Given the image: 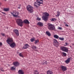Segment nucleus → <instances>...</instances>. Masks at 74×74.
Listing matches in <instances>:
<instances>
[{
    "mask_svg": "<svg viewBox=\"0 0 74 74\" xmlns=\"http://www.w3.org/2000/svg\"><path fill=\"white\" fill-rule=\"evenodd\" d=\"M37 1L34 3V6L36 7H38V5L40 6V4L43 3V0H37Z\"/></svg>",
    "mask_w": 74,
    "mask_h": 74,
    "instance_id": "f257e3e1",
    "label": "nucleus"
},
{
    "mask_svg": "<svg viewBox=\"0 0 74 74\" xmlns=\"http://www.w3.org/2000/svg\"><path fill=\"white\" fill-rule=\"evenodd\" d=\"M48 28L50 30H54L55 29V27L53 25L49 23L48 24Z\"/></svg>",
    "mask_w": 74,
    "mask_h": 74,
    "instance_id": "f03ea898",
    "label": "nucleus"
},
{
    "mask_svg": "<svg viewBox=\"0 0 74 74\" xmlns=\"http://www.w3.org/2000/svg\"><path fill=\"white\" fill-rule=\"evenodd\" d=\"M27 11L30 13H32L33 12V7L30 5H28L27 7Z\"/></svg>",
    "mask_w": 74,
    "mask_h": 74,
    "instance_id": "7ed1b4c3",
    "label": "nucleus"
},
{
    "mask_svg": "<svg viewBox=\"0 0 74 74\" xmlns=\"http://www.w3.org/2000/svg\"><path fill=\"white\" fill-rule=\"evenodd\" d=\"M16 21L19 26H23V21L20 19H17Z\"/></svg>",
    "mask_w": 74,
    "mask_h": 74,
    "instance_id": "20e7f679",
    "label": "nucleus"
},
{
    "mask_svg": "<svg viewBox=\"0 0 74 74\" xmlns=\"http://www.w3.org/2000/svg\"><path fill=\"white\" fill-rule=\"evenodd\" d=\"M11 14L13 16L17 17L19 14V12H16V11H14L13 12V13L11 12Z\"/></svg>",
    "mask_w": 74,
    "mask_h": 74,
    "instance_id": "39448f33",
    "label": "nucleus"
},
{
    "mask_svg": "<svg viewBox=\"0 0 74 74\" xmlns=\"http://www.w3.org/2000/svg\"><path fill=\"white\" fill-rule=\"evenodd\" d=\"M6 42L8 44H10V43L13 42V39L12 38H8L6 40Z\"/></svg>",
    "mask_w": 74,
    "mask_h": 74,
    "instance_id": "423d86ee",
    "label": "nucleus"
},
{
    "mask_svg": "<svg viewBox=\"0 0 74 74\" xmlns=\"http://www.w3.org/2000/svg\"><path fill=\"white\" fill-rule=\"evenodd\" d=\"M53 44L54 46L55 47H57L58 46V45L59 44V42L57 41V40L55 39H54L53 40Z\"/></svg>",
    "mask_w": 74,
    "mask_h": 74,
    "instance_id": "0eeeda50",
    "label": "nucleus"
},
{
    "mask_svg": "<svg viewBox=\"0 0 74 74\" xmlns=\"http://www.w3.org/2000/svg\"><path fill=\"white\" fill-rule=\"evenodd\" d=\"M61 68L62 71H64L67 70V67L65 66L61 65Z\"/></svg>",
    "mask_w": 74,
    "mask_h": 74,
    "instance_id": "6e6552de",
    "label": "nucleus"
},
{
    "mask_svg": "<svg viewBox=\"0 0 74 74\" xmlns=\"http://www.w3.org/2000/svg\"><path fill=\"white\" fill-rule=\"evenodd\" d=\"M9 45L12 48H15L16 47V44L13 42L11 43V44L10 43Z\"/></svg>",
    "mask_w": 74,
    "mask_h": 74,
    "instance_id": "1a4fd4ad",
    "label": "nucleus"
},
{
    "mask_svg": "<svg viewBox=\"0 0 74 74\" xmlns=\"http://www.w3.org/2000/svg\"><path fill=\"white\" fill-rule=\"evenodd\" d=\"M48 18V17L47 16H42V19L44 21H47Z\"/></svg>",
    "mask_w": 74,
    "mask_h": 74,
    "instance_id": "9d476101",
    "label": "nucleus"
},
{
    "mask_svg": "<svg viewBox=\"0 0 74 74\" xmlns=\"http://www.w3.org/2000/svg\"><path fill=\"white\" fill-rule=\"evenodd\" d=\"M14 32L16 34V36H19V31L18 29H14Z\"/></svg>",
    "mask_w": 74,
    "mask_h": 74,
    "instance_id": "9b49d317",
    "label": "nucleus"
},
{
    "mask_svg": "<svg viewBox=\"0 0 74 74\" xmlns=\"http://www.w3.org/2000/svg\"><path fill=\"white\" fill-rule=\"evenodd\" d=\"M13 64L16 67H17L19 65V64L17 62H14L13 63Z\"/></svg>",
    "mask_w": 74,
    "mask_h": 74,
    "instance_id": "f8f14e48",
    "label": "nucleus"
},
{
    "mask_svg": "<svg viewBox=\"0 0 74 74\" xmlns=\"http://www.w3.org/2000/svg\"><path fill=\"white\" fill-rule=\"evenodd\" d=\"M71 58H68L65 61V63L67 64H68L69 63L70 61V59Z\"/></svg>",
    "mask_w": 74,
    "mask_h": 74,
    "instance_id": "ddd939ff",
    "label": "nucleus"
},
{
    "mask_svg": "<svg viewBox=\"0 0 74 74\" xmlns=\"http://www.w3.org/2000/svg\"><path fill=\"white\" fill-rule=\"evenodd\" d=\"M30 46L27 44H26L24 45V49H27L28 48V47H29Z\"/></svg>",
    "mask_w": 74,
    "mask_h": 74,
    "instance_id": "4468645a",
    "label": "nucleus"
},
{
    "mask_svg": "<svg viewBox=\"0 0 74 74\" xmlns=\"http://www.w3.org/2000/svg\"><path fill=\"white\" fill-rule=\"evenodd\" d=\"M24 23H26V24H29L30 23L29 21L27 19L23 21Z\"/></svg>",
    "mask_w": 74,
    "mask_h": 74,
    "instance_id": "2eb2a0df",
    "label": "nucleus"
},
{
    "mask_svg": "<svg viewBox=\"0 0 74 74\" xmlns=\"http://www.w3.org/2000/svg\"><path fill=\"white\" fill-rule=\"evenodd\" d=\"M18 73L19 74H24V72L22 70H19L18 72Z\"/></svg>",
    "mask_w": 74,
    "mask_h": 74,
    "instance_id": "dca6fc26",
    "label": "nucleus"
},
{
    "mask_svg": "<svg viewBox=\"0 0 74 74\" xmlns=\"http://www.w3.org/2000/svg\"><path fill=\"white\" fill-rule=\"evenodd\" d=\"M66 48V47H64V46H62L60 47V49L62 51H64V50L65 49V48Z\"/></svg>",
    "mask_w": 74,
    "mask_h": 74,
    "instance_id": "f3484780",
    "label": "nucleus"
},
{
    "mask_svg": "<svg viewBox=\"0 0 74 74\" xmlns=\"http://www.w3.org/2000/svg\"><path fill=\"white\" fill-rule=\"evenodd\" d=\"M47 74H53L52 71L51 70H48L47 72Z\"/></svg>",
    "mask_w": 74,
    "mask_h": 74,
    "instance_id": "a211bd4d",
    "label": "nucleus"
},
{
    "mask_svg": "<svg viewBox=\"0 0 74 74\" xmlns=\"http://www.w3.org/2000/svg\"><path fill=\"white\" fill-rule=\"evenodd\" d=\"M37 25L40 26H43V24L41 22H38L37 23Z\"/></svg>",
    "mask_w": 74,
    "mask_h": 74,
    "instance_id": "6ab92c4d",
    "label": "nucleus"
},
{
    "mask_svg": "<svg viewBox=\"0 0 74 74\" xmlns=\"http://www.w3.org/2000/svg\"><path fill=\"white\" fill-rule=\"evenodd\" d=\"M69 51V48L65 47V50H64V52H68Z\"/></svg>",
    "mask_w": 74,
    "mask_h": 74,
    "instance_id": "aec40b11",
    "label": "nucleus"
},
{
    "mask_svg": "<svg viewBox=\"0 0 74 74\" xmlns=\"http://www.w3.org/2000/svg\"><path fill=\"white\" fill-rule=\"evenodd\" d=\"M10 69L11 70H15L16 67L15 66H12L11 67Z\"/></svg>",
    "mask_w": 74,
    "mask_h": 74,
    "instance_id": "412c9836",
    "label": "nucleus"
},
{
    "mask_svg": "<svg viewBox=\"0 0 74 74\" xmlns=\"http://www.w3.org/2000/svg\"><path fill=\"white\" fill-rule=\"evenodd\" d=\"M31 48L33 49H35L37 48V47L36 46L33 45L32 46Z\"/></svg>",
    "mask_w": 74,
    "mask_h": 74,
    "instance_id": "4be33fe9",
    "label": "nucleus"
},
{
    "mask_svg": "<svg viewBox=\"0 0 74 74\" xmlns=\"http://www.w3.org/2000/svg\"><path fill=\"white\" fill-rule=\"evenodd\" d=\"M44 14L45 16H49V14L47 12H45L43 13Z\"/></svg>",
    "mask_w": 74,
    "mask_h": 74,
    "instance_id": "5701e85b",
    "label": "nucleus"
},
{
    "mask_svg": "<svg viewBox=\"0 0 74 74\" xmlns=\"http://www.w3.org/2000/svg\"><path fill=\"white\" fill-rule=\"evenodd\" d=\"M54 37L55 38H57V39H58L59 38V36L57 35H55L54 36Z\"/></svg>",
    "mask_w": 74,
    "mask_h": 74,
    "instance_id": "b1692460",
    "label": "nucleus"
},
{
    "mask_svg": "<svg viewBox=\"0 0 74 74\" xmlns=\"http://www.w3.org/2000/svg\"><path fill=\"white\" fill-rule=\"evenodd\" d=\"M46 34L47 35H48L49 36H51V34H50V32H49V31L46 32Z\"/></svg>",
    "mask_w": 74,
    "mask_h": 74,
    "instance_id": "393cba45",
    "label": "nucleus"
},
{
    "mask_svg": "<svg viewBox=\"0 0 74 74\" xmlns=\"http://www.w3.org/2000/svg\"><path fill=\"white\" fill-rule=\"evenodd\" d=\"M50 20L51 21H56V19L55 18H52L50 19Z\"/></svg>",
    "mask_w": 74,
    "mask_h": 74,
    "instance_id": "a878e982",
    "label": "nucleus"
},
{
    "mask_svg": "<svg viewBox=\"0 0 74 74\" xmlns=\"http://www.w3.org/2000/svg\"><path fill=\"white\" fill-rule=\"evenodd\" d=\"M39 42V40L38 39H37L35 41V44H36L37 43H38Z\"/></svg>",
    "mask_w": 74,
    "mask_h": 74,
    "instance_id": "bb28decb",
    "label": "nucleus"
},
{
    "mask_svg": "<svg viewBox=\"0 0 74 74\" xmlns=\"http://www.w3.org/2000/svg\"><path fill=\"white\" fill-rule=\"evenodd\" d=\"M19 55L20 56L22 57V58H23V54H22V53H20V54H19Z\"/></svg>",
    "mask_w": 74,
    "mask_h": 74,
    "instance_id": "cd10ccee",
    "label": "nucleus"
},
{
    "mask_svg": "<svg viewBox=\"0 0 74 74\" xmlns=\"http://www.w3.org/2000/svg\"><path fill=\"white\" fill-rule=\"evenodd\" d=\"M60 12L58 11L57 12V16H59V15H60Z\"/></svg>",
    "mask_w": 74,
    "mask_h": 74,
    "instance_id": "c85d7f7f",
    "label": "nucleus"
},
{
    "mask_svg": "<svg viewBox=\"0 0 74 74\" xmlns=\"http://www.w3.org/2000/svg\"><path fill=\"white\" fill-rule=\"evenodd\" d=\"M59 40H62V41H63L64 40V38H59Z\"/></svg>",
    "mask_w": 74,
    "mask_h": 74,
    "instance_id": "c756f323",
    "label": "nucleus"
},
{
    "mask_svg": "<svg viewBox=\"0 0 74 74\" xmlns=\"http://www.w3.org/2000/svg\"><path fill=\"white\" fill-rule=\"evenodd\" d=\"M35 74H39V72H38L37 71H35Z\"/></svg>",
    "mask_w": 74,
    "mask_h": 74,
    "instance_id": "7c9ffc66",
    "label": "nucleus"
},
{
    "mask_svg": "<svg viewBox=\"0 0 74 74\" xmlns=\"http://www.w3.org/2000/svg\"><path fill=\"white\" fill-rule=\"evenodd\" d=\"M62 54L64 56H66V53H65L64 52H63L62 53Z\"/></svg>",
    "mask_w": 74,
    "mask_h": 74,
    "instance_id": "2f4dec72",
    "label": "nucleus"
},
{
    "mask_svg": "<svg viewBox=\"0 0 74 74\" xmlns=\"http://www.w3.org/2000/svg\"><path fill=\"white\" fill-rule=\"evenodd\" d=\"M4 11H8V9L5 8V9H4Z\"/></svg>",
    "mask_w": 74,
    "mask_h": 74,
    "instance_id": "473e14b6",
    "label": "nucleus"
},
{
    "mask_svg": "<svg viewBox=\"0 0 74 74\" xmlns=\"http://www.w3.org/2000/svg\"><path fill=\"white\" fill-rule=\"evenodd\" d=\"M44 63H45V64H48V62H47L46 61H44Z\"/></svg>",
    "mask_w": 74,
    "mask_h": 74,
    "instance_id": "72a5a7b5",
    "label": "nucleus"
},
{
    "mask_svg": "<svg viewBox=\"0 0 74 74\" xmlns=\"http://www.w3.org/2000/svg\"><path fill=\"white\" fill-rule=\"evenodd\" d=\"M1 34L3 36H5V34H3L2 33H1Z\"/></svg>",
    "mask_w": 74,
    "mask_h": 74,
    "instance_id": "f704fd0d",
    "label": "nucleus"
},
{
    "mask_svg": "<svg viewBox=\"0 0 74 74\" xmlns=\"http://www.w3.org/2000/svg\"><path fill=\"white\" fill-rule=\"evenodd\" d=\"M34 40V38H31V41L32 42H33Z\"/></svg>",
    "mask_w": 74,
    "mask_h": 74,
    "instance_id": "c9c22d12",
    "label": "nucleus"
},
{
    "mask_svg": "<svg viewBox=\"0 0 74 74\" xmlns=\"http://www.w3.org/2000/svg\"><path fill=\"white\" fill-rule=\"evenodd\" d=\"M37 20H38V21H40L41 20V18H37Z\"/></svg>",
    "mask_w": 74,
    "mask_h": 74,
    "instance_id": "e433bc0d",
    "label": "nucleus"
},
{
    "mask_svg": "<svg viewBox=\"0 0 74 74\" xmlns=\"http://www.w3.org/2000/svg\"><path fill=\"white\" fill-rule=\"evenodd\" d=\"M3 45V43L2 42H0V46H2Z\"/></svg>",
    "mask_w": 74,
    "mask_h": 74,
    "instance_id": "4c0bfd02",
    "label": "nucleus"
},
{
    "mask_svg": "<svg viewBox=\"0 0 74 74\" xmlns=\"http://www.w3.org/2000/svg\"><path fill=\"white\" fill-rule=\"evenodd\" d=\"M58 29L60 30H62V28L61 27H59Z\"/></svg>",
    "mask_w": 74,
    "mask_h": 74,
    "instance_id": "58836bf2",
    "label": "nucleus"
},
{
    "mask_svg": "<svg viewBox=\"0 0 74 74\" xmlns=\"http://www.w3.org/2000/svg\"><path fill=\"white\" fill-rule=\"evenodd\" d=\"M65 26H66V27H69V25H68L67 24H66Z\"/></svg>",
    "mask_w": 74,
    "mask_h": 74,
    "instance_id": "ea45409f",
    "label": "nucleus"
},
{
    "mask_svg": "<svg viewBox=\"0 0 74 74\" xmlns=\"http://www.w3.org/2000/svg\"><path fill=\"white\" fill-rule=\"evenodd\" d=\"M1 70L2 71H4V70H3V68H2V69H1Z\"/></svg>",
    "mask_w": 74,
    "mask_h": 74,
    "instance_id": "a19ab883",
    "label": "nucleus"
},
{
    "mask_svg": "<svg viewBox=\"0 0 74 74\" xmlns=\"http://www.w3.org/2000/svg\"><path fill=\"white\" fill-rule=\"evenodd\" d=\"M65 44H66V45H69V44L67 43V42H65Z\"/></svg>",
    "mask_w": 74,
    "mask_h": 74,
    "instance_id": "79ce46f5",
    "label": "nucleus"
},
{
    "mask_svg": "<svg viewBox=\"0 0 74 74\" xmlns=\"http://www.w3.org/2000/svg\"><path fill=\"white\" fill-rule=\"evenodd\" d=\"M2 14H5V13L3 12H2Z\"/></svg>",
    "mask_w": 74,
    "mask_h": 74,
    "instance_id": "37998d69",
    "label": "nucleus"
},
{
    "mask_svg": "<svg viewBox=\"0 0 74 74\" xmlns=\"http://www.w3.org/2000/svg\"><path fill=\"white\" fill-rule=\"evenodd\" d=\"M20 7H18V8L19 9H20Z\"/></svg>",
    "mask_w": 74,
    "mask_h": 74,
    "instance_id": "c03bdc74",
    "label": "nucleus"
},
{
    "mask_svg": "<svg viewBox=\"0 0 74 74\" xmlns=\"http://www.w3.org/2000/svg\"><path fill=\"white\" fill-rule=\"evenodd\" d=\"M19 6H20V7H21V5H19Z\"/></svg>",
    "mask_w": 74,
    "mask_h": 74,
    "instance_id": "a18cd8bd",
    "label": "nucleus"
},
{
    "mask_svg": "<svg viewBox=\"0 0 74 74\" xmlns=\"http://www.w3.org/2000/svg\"><path fill=\"white\" fill-rule=\"evenodd\" d=\"M41 74H45V73H43V74L41 73Z\"/></svg>",
    "mask_w": 74,
    "mask_h": 74,
    "instance_id": "49530a36",
    "label": "nucleus"
},
{
    "mask_svg": "<svg viewBox=\"0 0 74 74\" xmlns=\"http://www.w3.org/2000/svg\"><path fill=\"white\" fill-rule=\"evenodd\" d=\"M0 17H1V16H0Z\"/></svg>",
    "mask_w": 74,
    "mask_h": 74,
    "instance_id": "de8ad7c7",
    "label": "nucleus"
}]
</instances>
